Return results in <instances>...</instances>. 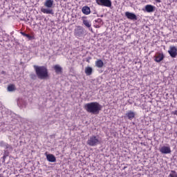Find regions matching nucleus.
<instances>
[{
	"mask_svg": "<svg viewBox=\"0 0 177 177\" xmlns=\"http://www.w3.org/2000/svg\"><path fill=\"white\" fill-rule=\"evenodd\" d=\"M164 60V54L161 53H157L154 55V61L156 62V63H160V62H162Z\"/></svg>",
	"mask_w": 177,
	"mask_h": 177,
	"instance_id": "nucleus-9",
	"label": "nucleus"
},
{
	"mask_svg": "<svg viewBox=\"0 0 177 177\" xmlns=\"http://www.w3.org/2000/svg\"><path fill=\"white\" fill-rule=\"evenodd\" d=\"M169 177H177V173L175 171H171L169 175Z\"/></svg>",
	"mask_w": 177,
	"mask_h": 177,
	"instance_id": "nucleus-22",
	"label": "nucleus"
},
{
	"mask_svg": "<svg viewBox=\"0 0 177 177\" xmlns=\"http://www.w3.org/2000/svg\"><path fill=\"white\" fill-rule=\"evenodd\" d=\"M125 16L129 20H138V17H136V15H135L133 12H126Z\"/></svg>",
	"mask_w": 177,
	"mask_h": 177,
	"instance_id": "nucleus-10",
	"label": "nucleus"
},
{
	"mask_svg": "<svg viewBox=\"0 0 177 177\" xmlns=\"http://www.w3.org/2000/svg\"><path fill=\"white\" fill-rule=\"evenodd\" d=\"M171 114H173L174 115H177V110L172 111Z\"/></svg>",
	"mask_w": 177,
	"mask_h": 177,
	"instance_id": "nucleus-24",
	"label": "nucleus"
},
{
	"mask_svg": "<svg viewBox=\"0 0 177 177\" xmlns=\"http://www.w3.org/2000/svg\"><path fill=\"white\" fill-rule=\"evenodd\" d=\"M83 24H84V26L86 27H87V28H89V30H91V31H92V28H91L92 26V24L91 23V21H89L86 19H84L83 20Z\"/></svg>",
	"mask_w": 177,
	"mask_h": 177,
	"instance_id": "nucleus-15",
	"label": "nucleus"
},
{
	"mask_svg": "<svg viewBox=\"0 0 177 177\" xmlns=\"http://www.w3.org/2000/svg\"><path fill=\"white\" fill-rule=\"evenodd\" d=\"M84 109L87 113L91 114H99V111L102 110V105L98 102H89L84 105Z\"/></svg>",
	"mask_w": 177,
	"mask_h": 177,
	"instance_id": "nucleus-1",
	"label": "nucleus"
},
{
	"mask_svg": "<svg viewBox=\"0 0 177 177\" xmlns=\"http://www.w3.org/2000/svg\"><path fill=\"white\" fill-rule=\"evenodd\" d=\"M54 70L57 74H59L62 71V68L60 67L59 65L57 64L54 66Z\"/></svg>",
	"mask_w": 177,
	"mask_h": 177,
	"instance_id": "nucleus-19",
	"label": "nucleus"
},
{
	"mask_svg": "<svg viewBox=\"0 0 177 177\" xmlns=\"http://www.w3.org/2000/svg\"><path fill=\"white\" fill-rule=\"evenodd\" d=\"M17 105L21 109H24V107H26V106H27V103L26 102V100H23V98H19L17 100Z\"/></svg>",
	"mask_w": 177,
	"mask_h": 177,
	"instance_id": "nucleus-12",
	"label": "nucleus"
},
{
	"mask_svg": "<svg viewBox=\"0 0 177 177\" xmlns=\"http://www.w3.org/2000/svg\"><path fill=\"white\" fill-rule=\"evenodd\" d=\"M169 55H170L171 57H177V48L176 46H171L169 47V50H168Z\"/></svg>",
	"mask_w": 177,
	"mask_h": 177,
	"instance_id": "nucleus-7",
	"label": "nucleus"
},
{
	"mask_svg": "<svg viewBox=\"0 0 177 177\" xmlns=\"http://www.w3.org/2000/svg\"><path fill=\"white\" fill-rule=\"evenodd\" d=\"M54 3L55 1L53 0H46L44 2V6H46L47 8L44 7L41 8V12L45 15H55V12L53 11V9H52V8H53Z\"/></svg>",
	"mask_w": 177,
	"mask_h": 177,
	"instance_id": "nucleus-2",
	"label": "nucleus"
},
{
	"mask_svg": "<svg viewBox=\"0 0 177 177\" xmlns=\"http://www.w3.org/2000/svg\"><path fill=\"white\" fill-rule=\"evenodd\" d=\"M95 66L98 68H102L104 66V63H103V61L102 59H98L95 62Z\"/></svg>",
	"mask_w": 177,
	"mask_h": 177,
	"instance_id": "nucleus-17",
	"label": "nucleus"
},
{
	"mask_svg": "<svg viewBox=\"0 0 177 177\" xmlns=\"http://www.w3.org/2000/svg\"><path fill=\"white\" fill-rule=\"evenodd\" d=\"M158 3H161V0H155Z\"/></svg>",
	"mask_w": 177,
	"mask_h": 177,
	"instance_id": "nucleus-25",
	"label": "nucleus"
},
{
	"mask_svg": "<svg viewBox=\"0 0 177 177\" xmlns=\"http://www.w3.org/2000/svg\"><path fill=\"white\" fill-rule=\"evenodd\" d=\"M36 74L40 80H46L48 77V69L45 66H34Z\"/></svg>",
	"mask_w": 177,
	"mask_h": 177,
	"instance_id": "nucleus-3",
	"label": "nucleus"
},
{
	"mask_svg": "<svg viewBox=\"0 0 177 177\" xmlns=\"http://www.w3.org/2000/svg\"><path fill=\"white\" fill-rule=\"evenodd\" d=\"M45 156L49 162H56V157L53 154H48V152H46Z\"/></svg>",
	"mask_w": 177,
	"mask_h": 177,
	"instance_id": "nucleus-11",
	"label": "nucleus"
},
{
	"mask_svg": "<svg viewBox=\"0 0 177 177\" xmlns=\"http://www.w3.org/2000/svg\"><path fill=\"white\" fill-rule=\"evenodd\" d=\"M82 12L84 15H91V8L85 6L82 8Z\"/></svg>",
	"mask_w": 177,
	"mask_h": 177,
	"instance_id": "nucleus-14",
	"label": "nucleus"
},
{
	"mask_svg": "<svg viewBox=\"0 0 177 177\" xmlns=\"http://www.w3.org/2000/svg\"><path fill=\"white\" fill-rule=\"evenodd\" d=\"M100 140L96 136H91L87 140V145L93 147L95 146H97V145H100Z\"/></svg>",
	"mask_w": 177,
	"mask_h": 177,
	"instance_id": "nucleus-4",
	"label": "nucleus"
},
{
	"mask_svg": "<svg viewBox=\"0 0 177 177\" xmlns=\"http://www.w3.org/2000/svg\"><path fill=\"white\" fill-rule=\"evenodd\" d=\"M159 151H160L162 154H170L171 147L168 146H162L160 148Z\"/></svg>",
	"mask_w": 177,
	"mask_h": 177,
	"instance_id": "nucleus-8",
	"label": "nucleus"
},
{
	"mask_svg": "<svg viewBox=\"0 0 177 177\" xmlns=\"http://www.w3.org/2000/svg\"><path fill=\"white\" fill-rule=\"evenodd\" d=\"M21 35H23L24 37H26V38H28V39H31V35L26 33V32H21Z\"/></svg>",
	"mask_w": 177,
	"mask_h": 177,
	"instance_id": "nucleus-23",
	"label": "nucleus"
},
{
	"mask_svg": "<svg viewBox=\"0 0 177 177\" xmlns=\"http://www.w3.org/2000/svg\"><path fill=\"white\" fill-rule=\"evenodd\" d=\"M97 5L100 6H105L106 8H111V0H96Z\"/></svg>",
	"mask_w": 177,
	"mask_h": 177,
	"instance_id": "nucleus-5",
	"label": "nucleus"
},
{
	"mask_svg": "<svg viewBox=\"0 0 177 177\" xmlns=\"http://www.w3.org/2000/svg\"><path fill=\"white\" fill-rule=\"evenodd\" d=\"M93 71V69L91 66H88L85 68V74L86 75H92V72Z\"/></svg>",
	"mask_w": 177,
	"mask_h": 177,
	"instance_id": "nucleus-16",
	"label": "nucleus"
},
{
	"mask_svg": "<svg viewBox=\"0 0 177 177\" xmlns=\"http://www.w3.org/2000/svg\"><path fill=\"white\" fill-rule=\"evenodd\" d=\"M126 115L129 120H133V118H135V112L130 111L126 114Z\"/></svg>",
	"mask_w": 177,
	"mask_h": 177,
	"instance_id": "nucleus-18",
	"label": "nucleus"
},
{
	"mask_svg": "<svg viewBox=\"0 0 177 177\" xmlns=\"http://www.w3.org/2000/svg\"><path fill=\"white\" fill-rule=\"evenodd\" d=\"M0 146L1 147H4V149H9L10 147V145L3 141H0Z\"/></svg>",
	"mask_w": 177,
	"mask_h": 177,
	"instance_id": "nucleus-20",
	"label": "nucleus"
},
{
	"mask_svg": "<svg viewBox=\"0 0 177 177\" xmlns=\"http://www.w3.org/2000/svg\"><path fill=\"white\" fill-rule=\"evenodd\" d=\"M8 92H13V91H16V86L15 84H10L8 86Z\"/></svg>",
	"mask_w": 177,
	"mask_h": 177,
	"instance_id": "nucleus-21",
	"label": "nucleus"
},
{
	"mask_svg": "<svg viewBox=\"0 0 177 177\" xmlns=\"http://www.w3.org/2000/svg\"><path fill=\"white\" fill-rule=\"evenodd\" d=\"M155 9H156V7H154L152 5H147V6H145V10L148 13H151V12H154Z\"/></svg>",
	"mask_w": 177,
	"mask_h": 177,
	"instance_id": "nucleus-13",
	"label": "nucleus"
},
{
	"mask_svg": "<svg viewBox=\"0 0 177 177\" xmlns=\"http://www.w3.org/2000/svg\"><path fill=\"white\" fill-rule=\"evenodd\" d=\"M74 35L77 37H82V35H84V29L82 28V27L77 26L76 28H75Z\"/></svg>",
	"mask_w": 177,
	"mask_h": 177,
	"instance_id": "nucleus-6",
	"label": "nucleus"
}]
</instances>
